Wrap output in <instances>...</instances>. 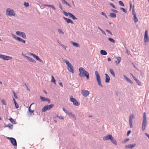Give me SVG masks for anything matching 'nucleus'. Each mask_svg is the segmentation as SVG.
Wrapping results in <instances>:
<instances>
[{
    "label": "nucleus",
    "instance_id": "f257e3e1",
    "mask_svg": "<svg viewBox=\"0 0 149 149\" xmlns=\"http://www.w3.org/2000/svg\"><path fill=\"white\" fill-rule=\"evenodd\" d=\"M79 70V76L80 77H86V79L88 80L89 79V74L86 71L84 68L80 67Z\"/></svg>",
    "mask_w": 149,
    "mask_h": 149
},
{
    "label": "nucleus",
    "instance_id": "f03ea898",
    "mask_svg": "<svg viewBox=\"0 0 149 149\" xmlns=\"http://www.w3.org/2000/svg\"><path fill=\"white\" fill-rule=\"evenodd\" d=\"M63 61L66 63L69 71L72 73H73L74 72V71L73 69V66L68 61L66 60H65Z\"/></svg>",
    "mask_w": 149,
    "mask_h": 149
},
{
    "label": "nucleus",
    "instance_id": "7ed1b4c3",
    "mask_svg": "<svg viewBox=\"0 0 149 149\" xmlns=\"http://www.w3.org/2000/svg\"><path fill=\"white\" fill-rule=\"evenodd\" d=\"M6 14L7 15L10 16H15V13L12 9L8 8L6 9Z\"/></svg>",
    "mask_w": 149,
    "mask_h": 149
},
{
    "label": "nucleus",
    "instance_id": "20e7f679",
    "mask_svg": "<svg viewBox=\"0 0 149 149\" xmlns=\"http://www.w3.org/2000/svg\"><path fill=\"white\" fill-rule=\"evenodd\" d=\"M53 106L54 105L52 104H50L49 105H46L42 108V111L43 112H44L47 110H50L52 109Z\"/></svg>",
    "mask_w": 149,
    "mask_h": 149
},
{
    "label": "nucleus",
    "instance_id": "39448f33",
    "mask_svg": "<svg viewBox=\"0 0 149 149\" xmlns=\"http://www.w3.org/2000/svg\"><path fill=\"white\" fill-rule=\"evenodd\" d=\"M95 74L98 85L102 87V86L101 83L100 77L97 71H95Z\"/></svg>",
    "mask_w": 149,
    "mask_h": 149
},
{
    "label": "nucleus",
    "instance_id": "423d86ee",
    "mask_svg": "<svg viewBox=\"0 0 149 149\" xmlns=\"http://www.w3.org/2000/svg\"><path fill=\"white\" fill-rule=\"evenodd\" d=\"M70 100L73 103L74 105L76 106H78L79 105V104L77 100L75 98H73L72 95L70 96Z\"/></svg>",
    "mask_w": 149,
    "mask_h": 149
},
{
    "label": "nucleus",
    "instance_id": "0eeeda50",
    "mask_svg": "<svg viewBox=\"0 0 149 149\" xmlns=\"http://www.w3.org/2000/svg\"><path fill=\"white\" fill-rule=\"evenodd\" d=\"M0 58L3 59V60H8L12 59V58L11 57H10L9 56H7L1 54H0Z\"/></svg>",
    "mask_w": 149,
    "mask_h": 149
},
{
    "label": "nucleus",
    "instance_id": "6e6552de",
    "mask_svg": "<svg viewBox=\"0 0 149 149\" xmlns=\"http://www.w3.org/2000/svg\"><path fill=\"white\" fill-rule=\"evenodd\" d=\"M8 139L10 140V141L12 144L14 146L16 147L17 146V142L16 140L13 138L8 137Z\"/></svg>",
    "mask_w": 149,
    "mask_h": 149
},
{
    "label": "nucleus",
    "instance_id": "1a4fd4ad",
    "mask_svg": "<svg viewBox=\"0 0 149 149\" xmlns=\"http://www.w3.org/2000/svg\"><path fill=\"white\" fill-rule=\"evenodd\" d=\"M81 93L84 97L87 96L89 94V92L87 90H81Z\"/></svg>",
    "mask_w": 149,
    "mask_h": 149
},
{
    "label": "nucleus",
    "instance_id": "9d476101",
    "mask_svg": "<svg viewBox=\"0 0 149 149\" xmlns=\"http://www.w3.org/2000/svg\"><path fill=\"white\" fill-rule=\"evenodd\" d=\"M148 33V31L147 30L145 32V34L144 37V41L145 42H147L149 41Z\"/></svg>",
    "mask_w": 149,
    "mask_h": 149
},
{
    "label": "nucleus",
    "instance_id": "9b49d317",
    "mask_svg": "<svg viewBox=\"0 0 149 149\" xmlns=\"http://www.w3.org/2000/svg\"><path fill=\"white\" fill-rule=\"evenodd\" d=\"M132 14L133 15L134 20V21L135 22H137L138 21V19L136 16V14L134 8L132 10Z\"/></svg>",
    "mask_w": 149,
    "mask_h": 149
},
{
    "label": "nucleus",
    "instance_id": "f8f14e48",
    "mask_svg": "<svg viewBox=\"0 0 149 149\" xmlns=\"http://www.w3.org/2000/svg\"><path fill=\"white\" fill-rule=\"evenodd\" d=\"M146 124L147 120H143L142 126V129L143 131H144L145 130Z\"/></svg>",
    "mask_w": 149,
    "mask_h": 149
},
{
    "label": "nucleus",
    "instance_id": "ddd939ff",
    "mask_svg": "<svg viewBox=\"0 0 149 149\" xmlns=\"http://www.w3.org/2000/svg\"><path fill=\"white\" fill-rule=\"evenodd\" d=\"M29 54L31 56H33L34 58L36 59L37 60L39 61L40 62H42V60H41L36 55L32 53H30Z\"/></svg>",
    "mask_w": 149,
    "mask_h": 149
},
{
    "label": "nucleus",
    "instance_id": "4468645a",
    "mask_svg": "<svg viewBox=\"0 0 149 149\" xmlns=\"http://www.w3.org/2000/svg\"><path fill=\"white\" fill-rule=\"evenodd\" d=\"M136 144L135 143L133 144L126 145L125 146V148H126L132 149L135 147L136 146Z\"/></svg>",
    "mask_w": 149,
    "mask_h": 149
},
{
    "label": "nucleus",
    "instance_id": "2eb2a0df",
    "mask_svg": "<svg viewBox=\"0 0 149 149\" xmlns=\"http://www.w3.org/2000/svg\"><path fill=\"white\" fill-rule=\"evenodd\" d=\"M40 99L42 101H47L49 103H50V100L49 98H45L44 97H42V96H40Z\"/></svg>",
    "mask_w": 149,
    "mask_h": 149
},
{
    "label": "nucleus",
    "instance_id": "dca6fc26",
    "mask_svg": "<svg viewBox=\"0 0 149 149\" xmlns=\"http://www.w3.org/2000/svg\"><path fill=\"white\" fill-rule=\"evenodd\" d=\"M112 136L110 134L107 135L103 137V139L105 141L110 139L112 137Z\"/></svg>",
    "mask_w": 149,
    "mask_h": 149
},
{
    "label": "nucleus",
    "instance_id": "f3484780",
    "mask_svg": "<svg viewBox=\"0 0 149 149\" xmlns=\"http://www.w3.org/2000/svg\"><path fill=\"white\" fill-rule=\"evenodd\" d=\"M24 57L26 58H27L28 60L29 61L32 62L33 63H36V61L33 59L29 57L28 56H24Z\"/></svg>",
    "mask_w": 149,
    "mask_h": 149
},
{
    "label": "nucleus",
    "instance_id": "a211bd4d",
    "mask_svg": "<svg viewBox=\"0 0 149 149\" xmlns=\"http://www.w3.org/2000/svg\"><path fill=\"white\" fill-rule=\"evenodd\" d=\"M105 75L106 77L105 82L106 83H108L110 80V78L109 76L107 73L105 74Z\"/></svg>",
    "mask_w": 149,
    "mask_h": 149
},
{
    "label": "nucleus",
    "instance_id": "6ab92c4d",
    "mask_svg": "<svg viewBox=\"0 0 149 149\" xmlns=\"http://www.w3.org/2000/svg\"><path fill=\"white\" fill-rule=\"evenodd\" d=\"M63 18L68 23H71L72 24H73V22L70 19H68L64 17H63Z\"/></svg>",
    "mask_w": 149,
    "mask_h": 149
},
{
    "label": "nucleus",
    "instance_id": "aec40b11",
    "mask_svg": "<svg viewBox=\"0 0 149 149\" xmlns=\"http://www.w3.org/2000/svg\"><path fill=\"white\" fill-rule=\"evenodd\" d=\"M69 15L70 17L72 19L74 20L77 19V17H76L74 15L70 13H69Z\"/></svg>",
    "mask_w": 149,
    "mask_h": 149
},
{
    "label": "nucleus",
    "instance_id": "412c9836",
    "mask_svg": "<svg viewBox=\"0 0 149 149\" xmlns=\"http://www.w3.org/2000/svg\"><path fill=\"white\" fill-rule=\"evenodd\" d=\"M110 140L115 145H116L117 144V142L116 140L113 137V136H112V137L110 139Z\"/></svg>",
    "mask_w": 149,
    "mask_h": 149
},
{
    "label": "nucleus",
    "instance_id": "4be33fe9",
    "mask_svg": "<svg viewBox=\"0 0 149 149\" xmlns=\"http://www.w3.org/2000/svg\"><path fill=\"white\" fill-rule=\"evenodd\" d=\"M117 61H116V63L117 65L120 62L121 60V58L120 57H116Z\"/></svg>",
    "mask_w": 149,
    "mask_h": 149
},
{
    "label": "nucleus",
    "instance_id": "5701e85b",
    "mask_svg": "<svg viewBox=\"0 0 149 149\" xmlns=\"http://www.w3.org/2000/svg\"><path fill=\"white\" fill-rule=\"evenodd\" d=\"M71 43L74 46L77 47H79L80 46L77 43L74 42H71Z\"/></svg>",
    "mask_w": 149,
    "mask_h": 149
},
{
    "label": "nucleus",
    "instance_id": "b1692460",
    "mask_svg": "<svg viewBox=\"0 0 149 149\" xmlns=\"http://www.w3.org/2000/svg\"><path fill=\"white\" fill-rule=\"evenodd\" d=\"M100 52L101 54L102 55H106L107 54V53L106 52L103 50H101Z\"/></svg>",
    "mask_w": 149,
    "mask_h": 149
},
{
    "label": "nucleus",
    "instance_id": "393cba45",
    "mask_svg": "<svg viewBox=\"0 0 149 149\" xmlns=\"http://www.w3.org/2000/svg\"><path fill=\"white\" fill-rule=\"evenodd\" d=\"M134 118V116L133 114H131L129 118V121H132V120Z\"/></svg>",
    "mask_w": 149,
    "mask_h": 149
},
{
    "label": "nucleus",
    "instance_id": "a878e982",
    "mask_svg": "<svg viewBox=\"0 0 149 149\" xmlns=\"http://www.w3.org/2000/svg\"><path fill=\"white\" fill-rule=\"evenodd\" d=\"M33 104V103H32L30 105V106H29V110L30 113H31H31H33V111H34V110H32L31 108V105Z\"/></svg>",
    "mask_w": 149,
    "mask_h": 149
},
{
    "label": "nucleus",
    "instance_id": "bb28decb",
    "mask_svg": "<svg viewBox=\"0 0 149 149\" xmlns=\"http://www.w3.org/2000/svg\"><path fill=\"white\" fill-rule=\"evenodd\" d=\"M110 16L112 17H116V14L114 13H111Z\"/></svg>",
    "mask_w": 149,
    "mask_h": 149
},
{
    "label": "nucleus",
    "instance_id": "cd10ccee",
    "mask_svg": "<svg viewBox=\"0 0 149 149\" xmlns=\"http://www.w3.org/2000/svg\"><path fill=\"white\" fill-rule=\"evenodd\" d=\"M18 38V40H17L18 41L21 42H22L24 43H25V41L22 39L20 38L19 37V38Z\"/></svg>",
    "mask_w": 149,
    "mask_h": 149
},
{
    "label": "nucleus",
    "instance_id": "c85d7f7f",
    "mask_svg": "<svg viewBox=\"0 0 149 149\" xmlns=\"http://www.w3.org/2000/svg\"><path fill=\"white\" fill-rule=\"evenodd\" d=\"M109 71L111 73L113 76V77H115V74L113 70L111 69H109Z\"/></svg>",
    "mask_w": 149,
    "mask_h": 149
},
{
    "label": "nucleus",
    "instance_id": "c756f323",
    "mask_svg": "<svg viewBox=\"0 0 149 149\" xmlns=\"http://www.w3.org/2000/svg\"><path fill=\"white\" fill-rule=\"evenodd\" d=\"M108 40L109 41L113 43H115V41L112 38H109Z\"/></svg>",
    "mask_w": 149,
    "mask_h": 149
},
{
    "label": "nucleus",
    "instance_id": "7c9ffc66",
    "mask_svg": "<svg viewBox=\"0 0 149 149\" xmlns=\"http://www.w3.org/2000/svg\"><path fill=\"white\" fill-rule=\"evenodd\" d=\"M58 32L61 34H64V32L62 30L60 29H58Z\"/></svg>",
    "mask_w": 149,
    "mask_h": 149
},
{
    "label": "nucleus",
    "instance_id": "2f4dec72",
    "mask_svg": "<svg viewBox=\"0 0 149 149\" xmlns=\"http://www.w3.org/2000/svg\"><path fill=\"white\" fill-rule=\"evenodd\" d=\"M20 36L24 38H26V36L24 32H22Z\"/></svg>",
    "mask_w": 149,
    "mask_h": 149
},
{
    "label": "nucleus",
    "instance_id": "473e14b6",
    "mask_svg": "<svg viewBox=\"0 0 149 149\" xmlns=\"http://www.w3.org/2000/svg\"><path fill=\"white\" fill-rule=\"evenodd\" d=\"M51 77V79H52L51 81L52 82H54V84H55L56 81L54 78V77L53 76H52Z\"/></svg>",
    "mask_w": 149,
    "mask_h": 149
},
{
    "label": "nucleus",
    "instance_id": "72a5a7b5",
    "mask_svg": "<svg viewBox=\"0 0 149 149\" xmlns=\"http://www.w3.org/2000/svg\"><path fill=\"white\" fill-rule=\"evenodd\" d=\"M9 120H10V121L12 123H13V124L15 123V122L14 120L12 118H10L9 119Z\"/></svg>",
    "mask_w": 149,
    "mask_h": 149
},
{
    "label": "nucleus",
    "instance_id": "f704fd0d",
    "mask_svg": "<svg viewBox=\"0 0 149 149\" xmlns=\"http://www.w3.org/2000/svg\"><path fill=\"white\" fill-rule=\"evenodd\" d=\"M12 37L14 39L17 40H18L17 38H19V37H17L15 35L12 34Z\"/></svg>",
    "mask_w": 149,
    "mask_h": 149
},
{
    "label": "nucleus",
    "instance_id": "c9c22d12",
    "mask_svg": "<svg viewBox=\"0 0 149 149\" xmlns=\"http://www.w3.org/2000/svg\"><path fill=\"white\" fill-rule=\"evenodd\" d=\"M24 5L26 7H28L29 6V4L27 2L26 3L25 2L24 3Z\"/></svg>",
    "mask_w": 149,
    "mask_h": 149
},
{
    "label": "nucleus",
    "instance_id": "e433bc0d",
    "mask_svg": "<svg viewBox=\"0 0 149 149\" xmlns=\"http://www.w3.org/2000/svg\"><path fill=\"white\" fill-rule=\"evenodd\" d=\"M119 4L122 6H124V4L123 2L121 1H119L118 2Z\"/></svg>",
    "mask_w": 149,
    "mask_h": 149
},
{
    "label": "nucleus",
    "instance_id": "4c0bfd02",
    "mask_svg": "<svg viewBox=\"0 0 149 149\" xmlns=\"http://www.w3.org/2000/svg\"><path fill=\"white\" fill-rule=\"evenodd\" d=\"M136 79L135 80L136 81V83H137V84H138L139 85H140L141 83H140V81H139V80L137 79Z\"/></svg>",
    "mask_w": 149,
    "mask_h": 149
},
{
    "label": "nucleus",
    "instance_id": "58836bf2",
    "mask_svg": "<svg viewBox=\"0 0 149 149\" xmlns=\"http://www.w3.org/2000/svg\"><path fill=\"white\" fill-rule=\"evenodd\" d=\"M146 120V113H143V120Z\"/></svg>",
    "mask_w": 149,
    "mask_h": 149
},
{
    "label": "nucleus",
    "instance_id": "ea45409f",
    "mask_svg": "<svg viewBox=\"0 0 149 149\" xmlns=\"http://www.w3.org/2000/svg\"><path fill=\"white\" fill-rule=\"evenodd\" d=\"M1 102H2V103L3 104V105H6V102L4 100H1Z\"/></svg>",
    "mask_w": 149,
    "mask_h": 149
},
{
    "label": "nucleus",
    "instance_id": "a19ab883",
    "mask_svg": "<svg viewBox=\"0 0 149 149\" xmlns=\"http://www.w3.org/2000/svg\"><path fill=\"white\" fill-rule=\"evenodd\" d=\"M22 33V32H21L20 31H17L16 32V33L17 35L20 36H21V34Z\"/></svg>",
    "mask_w": 149,
    "mask_h": 149
},
{
    "label": "nucleus",
    "instance_id": "79ce46f5",
    "mask_svg": "<svg viewBox=\"0 0 149 149\" xmlns=\"http://www.w3.org/2000/svg\"><path fill=\"white\" fill-rule=\"evenodd\" d=\"M48 7L52 8L54 10H56L55 8L53 5H49Z\"/></svg>",
    "mask_w": 149,
    "mask_h": 149
},
{
    "label": "nucleus",
    "instance_id": "37998d69",
    "mask_svg": "<svg viewBox=\"0 0 149 149\" xmlns=\"http://www.w3.org/2000/svg\"><path fill=\"white\" fill-rule=\"evenodd\" d=\"M14 104L15 105V107L16 108H18L19 107V105L16 102H15Z\"/></svg>",
    "mask_w": 149,
    "mask_h": 149
},
{
    "label": "nucleus",
    "instance_id": "c03bdc74",
    "mask_svg": "<svg viewBox=\"0 0 149 149\" xmlns=\"http://www.w3.org/2000/svg\"><path fill=\"white\" fill-rule=\"evenodd\" d=\"M129 139H126L124 140V141L123 142V143H126L127 141H129Z\"/></svg>",
    "mask_w": 149,
    "mask_h": 149
},
{
    "label": "nucleus",
    "instance_id": "a18cd8bd",
    "mask_svg": "<svg viewBox=\"0 0 149 149\" xmlns=\"http://www.w3.org/2000/svg\"><path fill=\"white\" fill-rule=\"evenodd\" d=\"M63 12L65 15L66 16L69 15V13H67L65 11H63Z\"/></svg>",
    "mask_w": 149,
    "mask_h": 149
},
{
    "label": "nucleus",
    "instance_id": "49530a36",
    "mask_svg": "<svg viewBox=\"0 0 149 149\" xmlns=\"http://www.w3.org/2000/svg\"><path fill=\"white\" fill-rule=\"evenodd\" d=\"M110 5L113 8H114L116 9V7H115L113 3H110Z\"/></svg>",
    "mask_w": 149,
    "mask_h": 149
},
{
    "label": "nucleus",
    "instance_id": "de8ad7c7",
    "mask_svg": "<svg viewBox=\"0 0 149 149\" xmlns=\"http://www.w3.org/2000/svg\"><path fill=\"white\" fill-rule=\"evenodd\" d=\"M69 116H72L75 119L76 118V117L75 115L74 114H73L72 113H71V114H70V115Z\"/></svg>",
    "mask_w": 149,
    "mask_h": 149
},
{
    "label": "nucleus",
    "instance_id": "09e8293b",
    "mask_svg": "<svg viewBox=\"0 0 149 149\" xmlns=\"http://www.w3.org/2000/svg\"><path fill=\"white\" fill-rule=\"evenodd\" d=\"M106 31L108 33H109L111 35H112V33H111V31H110L109 30H107V29H106Z\"/></svg>",
    "mask_w": 149,
    "mask_h": 149
},
{
    "label": "nucleus",
    "instance_id": "8fccbe9b",
    "mask_svg": "<svg viewBox=\"0 0 149 149\" xmlns=\"http://www.w3.org/2000/svg\"><path fill=\"white\" fill-rule=\"evenodd\" d=\"M130 125L131 128H132L133 127L132 125V121H129Z\"/></svg>",
    "mask_w": 149,
    "mask_h": 149
},
{
    "label": "nucleus",
    "instance_id": "3c124183",
    "mask_svg": "<svg viewBox=\"0 0 149 149\" xmlns=\"http://www.w3.org/2000/svg\"><path fill=\"white\" fill-rule=\"evenodd\" d=\"M101 14L104 16L106 17L107 18V16L106 15V14L104 13L103 12H102Z\"/></svg>",
    "mask_w": 149,
    "mask_h": 149
},
{
    "label": "nucleus",
    "instance_id": "603ef678",
    "mask_svg": "<svg viewBox=\"0 0 149 149\" xmlns=\"http://www.w3.org/2000/svg\"><path fill=\"white\" fill-rule=\"evenodd\" d=\"M62 3L64 4H66L67 3V2L65 0H61Z\"/></svg>",
    "mask_w": 149,
    "mask_h": 149
},
{
    "label": "nucleus",
    "instance_id": "864d4df0",
    "mask_svg": "<svg viewBox=\"0 0 149 149\" xmlns=\"http://www.w3.org/2000/svg\"><path fill=\"white\" fill-rule=\"evenodd\" d=\"M57 117H58V118L60 119L63 120L64 119V118L62 116H60L58 117V115H57Z\"/></svg>",
    "mask_w": 149,
    "mask_h": 149
},
{
    "label": "nucleus",
    "instance_id": "5fc2aeb1",
    "mask_svg": "<svg viewBox=\"0 0 149 149\" xmlns=\"http://www.w3.org/2000/svg\"><path fill=\"white\" fill-rule=\"evenodd\" d=\"M13 93L14 94V97H15L17 99V96L16 94H15V92H13Z\"/></svg>",
    "mask_w": 149,
    "mask_h": 149
},
{
    "label": "nucleus",
    "instance_id": "6e6d98bb",
    "mask_svg": "<svg viewBox=\"0 0 149 149\" xmlns=\"http://www.w3.org/2000/svg\"><path fill=\"white\" fill-rule=\"evenodd\" d=\"M111 10L112 11L114 12L115 13H117L118 12V11L116 10H114V9H111Z\"/></svg>",
    "mask_w": 149,
    "mask_h": 149
},
{
    "label": "nucleus",
    "instance_id": "4d7b16f0",
    "mask_svg": "<svg viewBox=\"0 0 149 149\" xmlns=\"http://www.w3.org/2000/svg\"><path fill=\"white\" fill-rule=\"evenodd\" d=\"M61 45L65 49H66V48L67 47L66 46H64V45H62V44H61Z\"/></svg>",
    "mask_w": 149,
    "mask_h": 149
},
{
    "label": "nucleus",
    "instance_id": "13d9d810",
    "mask_svg": "<svg viewBox=\"0 0 149 149\" xmlns=\"http://www.w3.org/2000/svg\"><path fill=\"white\" fill-rule=\"evenodd\" d=\"M131 132V131L130 130L128 131L127 132V135H128V136L130 134Z\"/></svg>",
    "mask_w": 149,
    "mask_h": 149
},
{
    "label": "nucleus",
    "instance_id": "bf43d9fd",
    "mask_svg": "<svg viewBox=\"0 0 149 149\" xmlns=\"http://www.w3.org/2000/svg\"><path fill=\"white\" fill-rule=\"evenodd\" d=\"M127 81L131 84H132L133 83L132 81L130 79H129Z\"/></svg>",
    "mask_w": 149,
    "mask_h": 149
},
{
    "label": "nucleus",
    "instance_id": "052dcab7",
    "mask_svg": "<svg viewBox=\"0 0 149 149\" xmlns=\"http://www.w3.org/2000/svg\"><path fill=\"white\" fill-rule=\"evenodd\" d=\"M130 9H131L132 8V3L131 1L130 2Z\"/></svg>",
    "mask_w": 149,
    "mask_h": 149
},
{
    "label": "nucleus",
    "instance_id": "680f3d73",
    "mask_svg": "<svg viewBox=\"0 0 149 149\" xmlns=\"http://www.w3.org/2000/svg\"><path fill=\"white\" fill-rule=\"evenodd\" d=\"M120 9H121V10H123L124 12H126L125 9L124 8H120Z\"/></svg>",
    "mask_w": 149,
    "mask_h": 149
},
{
    "label": "nucleus",
    "instance_id": "e2e57ef3",
    "mask_svg": "<svg viewBox=\"0 0 149 149\" xmlns=\"http://www.w3.org/2000/svg\"><path fill=\"white\" fill-rule=\"evenodd\" d=\"M133 77V78L135 80L136 79V78L132 74H130Z\"/></svg>",
    "mask_w": 149,
    "mask_h": 149
},
{
    "label": "nucleus",
    "instance_id": "0e129e2a",
    "mask_svg": "<svg viewBox=\"0 0 149 149\" xmlns=\"http://www.w3.org/2000/svg\"><path fill=\"white\" fill-rule=\"evenodd\" d=\"M124 76L125 78L127 80H128V79H129L128 77H127L126 76H125V75H124Z\"/></svg>",
    "mask_w": 149,
    "mask_h": 149
},
{
    "label": "nucleus",
    "instance_id": "69168bd1",
    "mask_svg": "<svg viewBox=\"0 0 149 149\" xmlns=\"http://www.w3.org/2000/svg\"><path fill=\"white\" fill-rule=\"evenodd\" d=\"M60 85L62 87H63V85L61 82H60L59 83Z\"/></svg>",
    "mask_w": 149,
    "mask_h": 149
},
{
    "label": "nucleus",
    "instance_id": "338daca9",
    "mask_svg": "<svg viewBox=\"0 0 149 149\" xmlns=\"http://www.w3.org/2000/svg\"><path fill=\"white\" fill-rule=\"evenodd\" d=\"M66 4L69 7H71V6L70 5L68 2Z\"/></svg>",
    "mask_w": 149,
    "mask_h": 149
},
{
    "label": "nucleus",
    "instance_id": "774afa93",
    "mask_svg": "<svg viewBox=\"0 0 149 149\" xmlns=\"http://www.w3.org/2000/svg\"><path fill=\"white\" fill-rule=\"evenodd\" d=\"M107 59H108V61H111V59L110 58H108Z\"/></svg>",
    "mask_w": 149,
    "mask_h": 149
}]
</instances>
